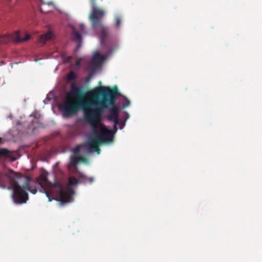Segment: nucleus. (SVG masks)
<instances>
[{
  "mask_svg": "<svg viewBox=\"0 0 262 262\" xmlns=\"http://www.w3.org/2000/svg\"><path fill=\"white\" fill-rule=\"evenodd\" d=\"M102 90V88H96L85 93L80 88L72 85L71 95H68L64 102L59 105L63 116L70 117L82 109L85 121L88 123L94 122L101 114L96 99L98 98L99 95L103 94Z\"/></svg>",
  "mask_w": 262,
  "mask_h": 262,
  "instance_id": "f257e3e1",
  "label": "nucleus"
},
{
  "mask_svg": "<svg viewBox=\"0 0 262 262\" xmlns=\"http://www.w3.org/2000/svg\"><path fill=\"white\" fill-rule=\"evenodd\" d=\"M29 177H25L20 173L10 171L9 174L0 172V187L12 189V198L16 204H23L28 200L29 190L33 194L37 192L36 187H31Z\"/></svg>",
  "mask_w": 262,
  "mask_h": 262,
  "instance_id": "f03ea898",
  "label": "nucleus"
},
{
  "mask_svg": "<svg viewBox=\"0 0 262 262\" xmlns=\"http://www.w3.org/2000/svg\"><path fill=\"white\" fill-rule=\"evenodd\" d=\"M77 177V179L75 177L70 176L65 187L59 183H55L50 190V192L54 193L58 200L62 204L71 202L72 196L75 194V186L80 183L92 184L94 181L93 178L88 177L78 172Z\"/></svg>",
  "mask_w": 262,
  "mask_h": 262,
  "instance_id": "7ed1b4c3",
  "label": "nucleus"
},
{
  "mask_svg": "<svg viewBox=\"0 0 262 262\" xmlns=\"http://www.w3.org/2000/svg\"><path fill=\"white\" fill-rule=\"evenodd\" d=\"M98 88L103 89V94L98 95V98L96 99V101L98 104V107H101V104H103L105 107H102L103 113L105 108L111 105L109 114L107 116V119L114 123V129L117 130L116 125L119 124V107L115 105L117 96L120 95V93L116 86L112 89L107 86H100Z\"/></svg>",
  "mask_w": 262,
  "mask_h": 262,
  "instance_id": "20e7f679",
  "label": "nucleus"
},
{
  "mask_svg": "<svg viewBox=\"0 0 262 262\" xmlns=\"http://www.w3.org/2000/svg\"><path fill=\"white\" fill-rule=\"evenodd\" d=\"M92 4V11L89 18L92 27L99 34L101 43L104 45L109 35L108 29L103 23L105 16V11L97 7L96 0H90Z\"/></svg>",
  "mask_w": 262,
  "mask_h": 262,
  "instance_id": "39448f33",
  "label": "nucleus"
},
{
  "mask_svg": "<svg viewBox=\"0 0 262 262\" xmlns=\"http://www.w3.org/2000/svg\"><path fill=\"white\" fill-rule=\"evenodd\" d=\"M101 107H99V108L101 110V114L99 119L95 120L93 123H89L93 127L94 135L97 138L98 140L101 143V144L104 143H111L113 140L114 134L112 130L107 129L106 127L103 124L101 125L100 133L98 132L97 129L98 124L101 121L103 115V110L102 107L105 106V105H103V104H101Z\"/></svg>",
  "mask_w": 262,
  "mask_h": 262,
  "instance_id": "423d86ee",
  "label": "nucleus"
},
{
  "mask_svg": "<svg viewBox=\"0 0 262 262\" xmlns=\"http://www.w3.org/2000/svg\"><path fill=\"white\" fill-rule=\"evenodd\" d=\"M104 60L103 56L100 55L98 52L95 53L90 62L89 68L91 69H96L98 68Z\"/></svg>",
  "mask_w": 262,
  "mask_h": 262,
  "instance_id": "0eeeda50",
  "label": "nucleus"
},
{
  "mask_svg": "<svg viewBox=\"0 0 262 262\" xmlns=\"http://www.w3.org/2000/svg\"><path fill=\"white\" fill-rule=\"evenodd\" d=\"M101 144L97 138L94 136V138L90 140L88 142L84 144V146L89 148L92 151H96L98 154H100V149L99 146Z\"/></svg>",
  "mask_w": 262,
  "mask_h": 262,
  "instance_id": "6e6552de",
  "label": "nucleus"
},
{
  "mask_svg": "<svg viewBox=\"0 0 262 262\" xmlns=\"http://www.w3.org/2000/svg\"><path fill=\"white\" fill-rule=\"evenodd\" d=\"M86 158L84 156H80L77 157L75 156H72L70 158V165L69 166V168L70 169H71L72 167H73V172H77L78 169L77 167V164L79 162H86Z\"/></svg>",
  "mask_w": 262,
  "mask_h": 262,
  "instance_id": "1a4fd4ad",
  "label": "nucleus"
},
{
  "mask_svg": "<svg viewBox=\"0 0 262 262\" xmlns=\"http://www.w3.org/2000/svg\"><path fill=\"white\" fill-rule=\"evenodd\" d=\"M30 35L29 34H26L25 37L23 38H21L19 35V32L18 31L16 32L14 34V41L16 43L21 42L24 41H26L30 39Z\"/></svg>",
  "mask_w": 262,
  "mask_h": 262,
  "instance_id": "9d476101",
  "label": "nucleus"
},
{
  "mask_svg": "<svg viewBox=\"0 0 262 262\" xmlns=\"http://www.w3.org/2000/svg\"><path fill=\"white\" fill-rule=\"evenodd\" d=\"M72 36L74 40L79 42V43L77 45V49H78L80 48V42L82 40L81 35L77 30H76L75 28H73L72 32Z\"/></svg>",
  "mask_w": 262,
  "mask_h": 262,
  "instance_id": "9b49d317",
  "label": "nucleus"
},
{
  "mask_svg": "<svg viewBox=\"0 0 262 262\" xmlns=\"http://www.w3.org/2000/svg\"><path fill=\"white\" fill-rule=\"evenodd\" d=\"M14 34L12 35H4L0 36V44L7 43L10 40H13L14 41Z\"/></svg>",
  "mask_w": 262,
  "mask_h": 262,
  "instance_id": "f8f14e48",
  "label": "nucleus"
},
{
  "mask_svg": "<svg viewBox=\"0 0 262 262\" xmlns=\"http://www.w3.org/2000/svg\"><path fill=\"white\" fill-rule=\"evenodd\" d=\"M53 34L51 31H49L45 34H42L40 36L39 41L40 42L45 43L46 41L52 38Z\"/></svg>",
  "mask_w": 262,
  "mask_h": 262,
  "instance_id": "ddd939ff",
  "label": "nucleus"
},
{
  "mask_svg": "<svg viewBox=\"0 0 262 262\" xmlns=\"http://www.w3.org/2000/svg\"><path fill=\"white\" fill-rule=\"evenodd\" d=\"M10 151L6 148H2L0 149L1 157H9Z\"/></svg>",
  "mask_w": 262,
  "mask_h": 262,
  "instance_id": "4468645a",
  "label": "nucleus"
},
{
  "mask_svg": "<svg viewBox=\"0 0 262 262\" xmlns=\"http://www.w3.org/2000/svg\"><path fill=\"white\" fill-rule=\"evenodd\" d=\"M68 80L69 81H72L75 79L76 76L75 74L73 71H71L67 75Z\"/></svg>",
  "mask_w": 262,
  "mask_h": 262,
  "instance_id": "2eb2a0df",
  "label": "nucleus"
},
{
  "mask_svg": "<svg viewBox=\"0 0 262 262\" xmlns=\"http://www.w3.org/2000/svg\"><path fill=\"white\" fill-rule=\"evenodd\" d=\"M47 173H42L40 176V179L43 183H46L48 181L47 179Z\"/></svg>",
  "mask_w": 262,
  "mask_h": 262,
  "instance_id": "dca6fc26",
  "label": "nucleus"
},
{
  "mask_svg": "<svg viewBox=\"0 0 262 262\" xmlns=\"http://www.w3.org/2000/svg\"><path fill=\"white\" fill-rule=\"evenodd\" d=\"M115 20H116V27L117 28H119L120 26V25H121V19L120 17L119 16H116V18H115Z\"/></svg>",
  "mask_w": 262,
  "mask_h": 262,
  "instance_id": "f3484780",
  "label": "nucleus"
},
{
  "mask_svg": "<svg viewBox=\"0 0 262 262\" xmlns=\"http://www.w3.org/2000/svg\"><path fill=\"white\" fill-rule=\"evenodd\" d=\"M129 104H130L129 100L127 98H125L124 101L123 103V107L124 108L128 106L129 105Z\"/></svg>",
  "mask_w": 262,
  "mask_h": 262,
  "instance_id": "a211bd4d",
  "label": "nucleus"
},
{
  "mask_svg": "<svg viewBox=\"0 0 262 262\" xmlns=\"http://www.w3.org/2000/svg\"><path fill=\"white\" fill-rule=\"evenodd\" d=\"M83 60V58H81L76 60L75 65L77 67H79L81 65V61Z\"/></svg>",
  "mask_w": 262,
  "mask_h": 262,
  "instance_id": "6ab92c4d",
  "label": "nucleus"
},
{
  "mask_svg": "<svg viewBox=\"0 0 262 262\" xmlns=\"http://www.w3.org/2000/svg\"><path fill=\"white\" fill-rule=\"evenodd\" d=\"M72 151L74 155H77L80 152V148L79 147L77 146L75 147L74 149H73Z\"/></svg>",
  "mask_w": 262,
  "mask_h": 262,
  "instance_id": "aec40b11",
  "label": "nucleus"
},
{
  "mask_svg": "<svg viewBox=\"0 0 262 262\" xmlns=\"http://www.w3.org/2000/svg\"><path fill=\"white\" fill-rule=\"evenodd\" d=\"M80 29L82 33H85V32L84 31V26L83 25H80Z\"/></svg>",
  "mask_w": 262,
  "mask_h": 262,
  "instance_id": "412c9836",
  "label": "nucleus"
},
{
  "mask_svg": "<svg viewBox=\"0 0 262 262\" xmlns=\"http://www.w3.org/2000/svg\"><path fill=\"white\" fill-rule=\"evenodd\" d=\"M124 123H122V122H121L120 123V129H122L123 127H124Z\"/></svg>",
  "mask_w": 262,
  "mask_h": 262,
  "instance_id": "4be33fe9",
  "label": "nucleus"
},
{
  "mask_svg": "<svg viewBox=\"0 0 262 262\" xmlns=\"http://www.w3.org/2000/svg\"><path fill=\"white\" fill-rule=\"evenodd\" d=\"M35 121H32V124H33L34 122H37V123L38 122L39 120L36 117H35Z\"/></svg>",
  "mask_w": 262,
  "mask_h": 262,
  "instance_id": "5701e85b",
  "label": "nucleus"
},
{
  "mask_svg": "<svg viewBox=\"0 0 262 262\" xmlns=\"http://www.w3.org/2000/svg\"><path fill=\"white\" fill-rule=\"evenodd\" d=\"M40 10L41 12H42V13H46V12H45L43 11V8L42 7H40Z\"/></svg>",
  "mask_w": 262,
  "mask_h": 262,
  "instance_id": "b1692460",
  "label": "nucleus"
},
{
  "mask_svg": "<svg viewBox=\"0 0 262 262\" xmlns=\"http://www.w3.org/2000/svg\"><path fill=\"white\" fill-rule=\"evenodd\" d=\"M2 138H0V144L2 143Z\"/></svg>",
  "mask_w": 262,
  "mask_h": 262,
  "instance_id": "393cba45",
  "label": "nucleus"
}]
</instances>
